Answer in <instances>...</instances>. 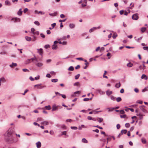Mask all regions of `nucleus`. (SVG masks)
<instances>
[{
	"label": "nucleus",
	"instance_id": "obj_1",
	"mask_svg": "<svg viewBox=\"0 0 148 148\" xmlns=\"http://www.w3.org/2000/svg\"><path fill=\"white\" fill-rule=\"evenodd\" d=\"M13 129L11 127L7 131L5 134V139L7 142L12 143L13 140L12 134L13 133Z\"/></svg>",
	"mask_w": 148,
	"mask_h": 148
},
{
	"label": "nucleus",
	"instance_id": "obj_2",
	"mask_svg": "<svg viewBox=\"0 0 148 148\" xmlns=\"http://www.w3.org/2000/svg\"><path fill=\"white\" fill-rule=\"evenodd\" d=\"M34 87H37L38 89H41L46 87V86H42V84H38L34 85Z\"/></svg>",
	"mask_w": 148,
	"mask_h": 148
},
{
	"label": "nucleus",
	"instance_id": "obj_3",
	"mask_svg": "<svg viewBox=\"0 0 148 148\" xmlns=\"http://www.w3.org/2000/svg\"><path fill=\"white\" fill-rule=\"evenodd\" d=\"M138 14L136 13L133 14L132 16V18L134 20H137L138 18Z\"/></svg>",
	"mask_w": 148,
	"mask_h": 148
},
{
	"label": "nucleus",
	"instance_id": "obj_4",
	"mask_svg": "<svg viewBox=\"0 0 148 148\" xmlns=\"http://www.w3.org/2000/svg\"><path fill=\"white\" fill-rule=\"evenodd\" d=\"M35 64L38 67H40L43 66V64L42 63L40 62H35Z\"/></svg>",
	"mask_w": 148,
	"mask_h": 148
},
{
	"label": "nucleus",
	"instance_id": "obj_5",
	"mask_svg": "<svg viewBox=\"0 0 148 148\" xmlns=\"http://www.w3.org/2000/svg\"><path fill=\"white\" fill-rule=\"evenodd\" d=\"M11 20L13 21L14 23L19 22L20 21V19L19 18L17 17L12 18Z\"/></svg>",
	"mask_w": 148,
	"mask_h": 148
},
{
	"label": "nucleus",
	"instance_id": "obj_6",
	"mask_svg": "<svg viewBox=\"0 0 148 148\" xmlns=\"http://www.w3.org/2000/svg\"><path fill=\"white\" fill-rule=\"evenodd\" d=\"M58 106H56L55 104L53 105L52 111L56 110H58Z\"/></svg>",
	"mask_w": 148,
	"mask_h": 148
},
{
	"label": "nucleus",
	"instance_id": "obj_7",
	"mask_svg": "<svg viewBox=\"0 0 148 148\" xmlns=\"http://www.w3.org/2000/svg\"><path fill=\"white\" fill-rule=\"evenodd\" d=\"M100 28V26H99L97 27H93L91 29H90L89 30V32L90 33H91L93 32L94 30H95L97 29H99Z\"/></svg>",
	"mask_w": 148,
	"mask_h": 148
},
{
	"label": "nucleus",
	"instance_id": "obj_8",
	"mask_svg": "<svg viewBox=\"0 0 148 148\" xmlns=\"http://www.w3.org/2000/svg\"><path fill=\"white\" fill-rule=\"evenodd\" d=\"M145 106H140L139 108L143 112H147V110L145 108Z\"/></svg>",
	"mask_w": 148,
	"mask_h": 148
},
{
	"label": "nucleus",
	"instance_id": "obj_9",
	"mask_svg": "<svg viewBox=\"0 0 148 148\" xmlns=\"http://www.w3.org/2000/svg\"><path fill=\"white\" fill-rule=\"evenodd\" d=\"M37 50H38V53L40 55L42 56L43 52L42 49L41 48H40L39 49H37Z\"/></svg>",
	"mask_w": 148,
	"mask_h": 148
},
{
	"label": "nucleus",
	"instance_id": "obj_10",
	"mask_svg": "<svg viewBox=\"0 0 148 148\" xmlns=\"http://www.w3.org/2000/svg\"><path fill=\"white\" fill-rule=\"evenodd\" d=\"M96 91L97 92H98L101 95H102L105 94V92L102 91L100 89H97L96 90Z\"/></svg>",
	"mask_w": 148,
	"mask_h": 148
},
{
	"label": "nucleus",
	"instance_id": "obj_11",
	"mask_svg": "<svg viewBox=\"0 0 148 148\" xmlns=\"http://www.w3.org/2000/svg\"><path fill=\"white\" fill-rule=\"evenodd\" d=\"M36 144L37 148H40L41 147V144L40 142H38Z\"/></svg>",
	"mask_w": 148,
	"mask_h": 148
},
{
	"label": "nucleus",
	"instance_id": "obj_12",
	"mask_svg": "<svg viewBox=\"0 0 148 148\" xmlns=\"http://www.w3.org/2000/svg\"><path fill=\"white\" fill-rule=\"evenodd\" d=\"M87 119L89 120H92L93 121H95L96 120V119L95 118H92L90 116H88L87 117Z\"/></svg>",
	"mask_w": 148,
	"mask_h": 148
},
{
	"label": "nucleus",
	"instance_id": "obj_13",
	"mask_svg": "<svg viewBox=\"0 0 148 148\" xmlns=\"http://www.w3.org/2000/svg\"><path fill=\"white\" fill-rule=\"evenodd\" d=\"M141 78L142 79H144L145 80H147L148 77L145 75L143 74L141 77Z\"/></svg>",
	"mask_w": 148,
	"mask_h": 148
},
{
	"label": "nucleus",
	"instance_id": "obj_14",
	"mask_svg": "<svg viewBox=\"0 0 148 148\" xmlns=\"http://www.w3.org/2000/svg\"><path fill=\"white\" fill-rule=\"evenodd\" d=\"M17 65V64L16 63H14L12 62V64L10 65V66L11 67L13 68L14 67L16 66Z\"/></svg>",
	"mask_w": 148,
	"mask_h": 148
},
{
	"label": "nucleus",
	"instance_id": "obj_15",
	"mask_svg": "<svg viewBox=\"0 0 148 148\" xmlns=\"http://www.w3.org/2000/svg\"><path fill=\"white\" fill-rule=\"evenodd\" d=\"M106 92L108 95L109 96L112 93V91H110L109 90H108L106 91Z\"/></svg>",
	"mask_w": 148,
	"mask_h": 148
},
{
	"label": "nucleus",
	"instance_id": "obj_16",
	"mask_svg": "<svg viewBox=\"0 0 148 148\" xmlns=\"http://www.w3.org/2000/svg\"><path fill=\"white\" fill-rule=\"evenodd\" d=\"M52 48L53 50L56 49L58 48L57 46L55 44H53L52 46Z\"/></svg>",
	"mask_w": 148,
	"mask_h": 148
},
{
	"label": "nucleus",
	"instance_id": "obj_17",
	"mask_svg": "<svg viewBox=\"0 0 148 148\" xmlns=\"http://www.w3.org/2000/svg\"><path fill=\"white\" fill-rule=\"evenodd\" d=\"M96 120H97L99 123H101L103 121V119L102 118H98Z\"/></svg>",
	"mask_w": 148,
	"mask_h": 148
},
{
	"label": "nucleus",
	"instance_id": "obj_18",
	"mask_svg": "<svg viewBox=\"0 0 148 148\" xmlns=\"http://www.w3.org/2000/svg\"><path fill=\"white\" fill-rule=\"evenodd\" d=\"M127 132V130H123L121 131V132L122 134H125Z\"/></svg>",
	"mask_w": 148,
	"mask_h": 148
},
{
	"label": "nucleus",
	"instance_id": "obj_19",
	"mask_svg": "<svg viewBox=\"0 0 148 148\" xmlns=\"http://www.w3.org/2000/svg\"><path fill=\"white\" fill-rule=\"evenodd\" d=\"M69 26L70 28L71 29L74 28L75 27V25L73 24L70 23L69 25Z\"/></svg>",
	"mask_w": 148,
	"mask_h": 148
},
{
	"label": "nucleus",
	"instance_id": "obj_20",
	"mask_svg": "<svg viewBox=\"0 0 148 148\" xmlns=\"http://www.w3.org/2000/svg\"><path fill=\"white\" fill-rule=\"evenodd\" d=\"M147 28L145 27H142L141 28V31L142 33H143L145 32V31L146 30Z\"/></svg>",
	"mask_w": 148,
	"mask_h": 148
},
{
	"label": "nucleus",
	"instance_id": "obj_21",
	"mask_svg": "<svg viewBox=\"0 0 148 148\" xmlns=\"http://www.w3.org/2000/svg\"><path fill=\"white\" fill-rule=\"evenodd\" d=\"M25 38L26 40L28 41H30L31 40L32 38L30 37H29L28 36H25Z\"/></svg>",
	"mask_w": 148,
	"mask_h": 148
},
{
	"label": "nucleus",
	"instance_id": "obj_22",
	"mask_svg": "<svg viewBox=\"0 0 148 148\" xmlns=\"http://www.w3.org/2000/svg\"><path fill=\"white\" fill-rule=\"evenodd\" d=\"M30 60H31L32 62L34 60H35L36 61V62H38V60L35 56H34V57L33 58L30 59Z\"/></svg>",
	"mask_w": 148,
	"mask_h": 148
},
{
	"label": "nucleus",
	"instance_id": "obj_23",
	"mask_svg": "<svg viewBox=\"0 0 148 148\" xmlns=\"http://www.w3.org/2000/svg\"><path fill=\"white\" fill-rule=\"evenodd\" d=\"M127 65L128 67H131L133 66V64L130 62L127 63Z\"/></svg>",
	"mask_w": 148,
	"mask_h": 148
},
{
	"label": "nucleus",
	"instance_id": "obj_24",
	"mask_svg": "<svg viewBox=\"0 0 148 148\" xmlns=\"http://www.w3.org/2000/svg\"><path fill=\"white\" fill-rule=\"evenodd\" d=\"M21 8L17 12L18 14L19 15H21L22 14V11H21Z\"/></svg>",
	"mask_w": 148,
	"mask_h": 148
},
{
	"label": "nucleus",
	"instance_id": "obj_25",
	"mask_svg": "<svg viewBox=\"0 0 148 148\" xmlns=\"http://www.w3.org/2000/svg\"><path fill=\"white\" fill-rule=\"evenodd\" d=\"M41 124H43L44 125H47L49 124V123L47 121H46L41 123Z\"/></svg>",
	"mask_w": 148,
	"mask_h": 148
},
{
	"label": "nucleus",
	"instance_id": "obj_26",
	"mask_svg": "<svg viewBox=\"0 0 148 148\" xmlns=\"http://www.w3.org/2000/svg\"><path fill=\"white\" fill-rule=\"evenodd\" d=\"M5 4L6 5H10V3L9 1L8 0H6L5 1Z\"/></svg>",
	"mask_w": 148,
	"mask_h": 148
},
{
	"label": "nucleus",
	"instance_id": "obj_27",
	"mask_svg": "<svg viewBox=\"0 0 148 148\" xmlns=\"http://www.w3.org/2000/svg\"><path fill=\"white\" fill-rule=\"evenodd\" d=\"M121 84L120 83H116L115 85V87L116 88H119L121 86Z\"/></svg>",
	"mask_w": 148,
	"mask_h": 148
},
{
	"label": "nucleus",
	"instance_id": "obj_28",
	"mask_svg": "<svg viewBox=\"0 0 148 148\" xmlns=\"http://www.w3.org/2000/svg\"><path fill=\"white\" fill-rule=\"evenodd\" d=\"M74 69V67L73 66H70L68 69V70L69 71H73Z\"/></svg>",
	"mask_w": 148,
	"mask_h": 148
},
{
	"label": "nucleus",
	"instance_id": "obj_29",
	"mask_svg": "<svg viewBox=\"0 0 148 148\" xmlns=\"http://www.w3.org/2000/svg\"><path fill=\"white\" fill-rule=\"evenodd\" d=\"M121 98L120 97H118L116 99V101L117 102H119L120 101H121Z\"/></svg>",
	"mask_w": 148,
	"mask_h": 148
},
{
	"label": "nucleus",
	"instance_id": "obj_30",
	"mask_svg": "<svg viewBox=\"0 0 148 148\" xmlns=\"http://www.w3.org/2000/svg\"><path fill=\"white\" fill-rule=\"evenodd\" d=\"M82 141L84 143H88L87 140L85 138H83L82 139Z\"/></svg>",
	"mask_w": 148,
	"mask_h": 148
},
{
	"label": "nucleus",
	"instance_id": "obj_31",
	"mask_svg": "<svg viewBox=\"0 0 148 148\" xmlns=\"http://www.w3.org/2000/svg\"><path fill=\"white\" fill-rule=\"evenodd\" d=\"M45 108L46 109H47L48 110H49L51 109V108L50 106V105H48V106H46L45 107Z\"/></svg>",
	"mask_w": 148,
	"mask_h": 148
},
{
	"label": "nucleus",
	"instance_id": "obj_32",
	"mask_svg": "<svg viewBox=\"0 0 148 148\" xmlns=\"http://www.w3.org/2000/svg\"><path fill=\"white\" fill-rule=\"evenodd\" d=\"M141 141L142 143L143 144H145L147 143V141L144 138H142L141 139Z\"/></svg>",
	"mask_w": 148,
	"mask_h": 148
},
{
	"label": "nucleus",
	"instance_id": "obj_33",
	"mask_svg": "<svg viewBox=\"0 0 148 148\" xmlns=\"http://www.w3.org/2000/svg\"><path fill=\"white\" fill-rule=\"evenodd\" d=\"M58 79H52L51 81L53 82H56L58 81Z\"/></svg>",
	"mask_w": 148,
	"mask_h": 148
},
{
	"label": "nucleus",
	"instance_id": "obj_34",
	"mask_svg": "<svg viewBox=\"0 0 148 148\" xmlns=\"http://www.w3.org/2000/svg\"><path fill=\"white\" fill-rule=\"evenodd\" d=\"M34 23L35 24L37 25L38 26H39L40 24L39 22L38 21H34Z\"/></svg>",
	"mask_w": 148,
	"mask_h": 148
},
{
	"label": "nucleus",
	"instance_id": "obj_35",
	"mask_svg": "<svg viewBox=\"0 0 148 148\" xmlns=\"http://www.w3.org/2000/svg\"><path fill=\"white\" fill-rule=\"evenodd\" d=\"M130 126V124L128 123H126L125 124V127L127 128H128Z\"/></svg>",
	"mask_w": 148,
	"mask_h": 148
},
{
	"label": "nucleus",
	"instance_id": "obj_36",
	"mask_svg": "<svg viewBox=\"0 0 148 148\" xmlns=\"http://www.w3.org/2000/svg\"><path fill=\"white\" fill-rule=\"evenodd\" d=\"M71 128L72 130H76L77 129V127L75 126H71Z\"/></svg>",
	"mask_w": 148,
	"mask_h": 148
},
{
	"label": "nucleus",
	"instance_id": "obj_37",
	"mask_svg": "<svg viewBox=\"0 0 148 148\" xmlns=\"http://www.w3.org/2000/svg\"><path fill=\"white\" fill-rule=\"evenodd\" d=\"M80 76V75L79 74H78L76 75L75 76V78L76 79H78L79 77Z\"/></svg>",
	"mask_w": 148,
	"mask_h": 148
},
{
	"label": "nucleus",
	"instance_id": "obj_38",
	"mask_svg": "<svg viewBox=\"0 0 148 148\" xmlns=\"http://www.w3.org/2000/svg\"><path fill=\"white\" fill-rule=\"evenodd\" d=\"M142 37H141L138 38V39L136 40V41L138 42H140V40H142Z\"/></svg>",
	"mask_w": 148,
	"mask_h": 148
},
{
	"label": "nucleus",
	"instance_id": "obj_39",
	"mask_svg": "<svg viewBox=\"0 0 148 148\" xmlns=\"http://www.w3.org/2000/svg\"><path fill=\"white\" fill-rule=\"evenodd\" d=\"M107 109L108 110L109 112H111V111H112L114 109L113 108H107Z\"/></svg>",
	"mask_w": 148,
	"mask_h": 148
},
{
	"label": "nucleus",
	"instance_id": "obj_40",
	"mask_svg": "<svg viewBox=\"0 0 148 148\" xmlns=\"http://www.w3.org/2000/svg\"><path fill=\"white\" fill-rule=\"evenodd\" d=\"M39 32L38 31H36V32H34L33 33L34 35H35V34H36L37 35H38L39 34Z\"/></svg>",
	"mask_w": 148,
	"mask_h": 148
},
{
	"label": "nucleus",
	"instance_id": "obj_41",
	"mask_svg": "<svg viewBox=\"0 0 148 148\" xmlns=\"http://www.w3.org/2000/svg\"><path fill=\"white\" fill-rule=\"evenodd\" d=\"M41 37L43 38H45V35L42 33L40 34Z\"/></svg>",
	"mask_w": 148,
	"mask_h": 148
},
{
	"label": "nucleus",
	"instance_id": "obj_42",
	"mask_svg": "<svg viewBox=\"0 0 148 148\" xmlns=\"http://www.w3.org/2000/svg\"><path fill=\"white\" fill-rule=\"evenodd\" d=\"M50 47V46L49 45H46L45 46V49H47L48 48H49Z\"/></svg>",
	"mask_w": 148,
	"mask_h": 148
},
{
	"label": "nucleus",
	"instance_id": "obj_43",
	"mask_svg": "<svg viewBox=\"0 0 148 148\" xmlns=\"http://www.w3.org/2000/svg\"><path fill=\"white\" fill-rule=\"evenodd\" d=\"M130 10H129L128 11V12H127L126 11H125V12H124V15H126V16H127V14H128V13H130Z\"/></svg>",
	"mask_w": 148,
	"mask_h": 148
},
{
	"label": "nucleus",
	"instance_id": "obj_44",
	"mask_svg": "<svg viewBox=\"0 0 148 148\" xmlns=\"http://www.w3.org/2000/svg\"><path fill=\"white\" fill-rule=\"evenodd\" d=\"M101 134H104L105 136H108V135H106L105 134V133L103 131H101Z\"/></svg>",
	"mask_w": 148,
	"mask_h": 148
},
{
	"label": "nucleus",
	"instance_id": "obj_45",
	"mask_svg": "<svg viewBox=\"0 0 148 148\" xmlns=\"http://www.w3.org/2000/svg\"><path fill=\"white\" fill-rule=\"evenodd\" d=\"M60 95L64 99H65L66 98V97L65 95L60 94Z\"/></svg>",
	"mask_w": 148,
	"mask_h": 148
},
{
	"label": "nucleus",
	"instance_id": "obj_46",
	"mask_svg": "<svg viewBox=\"0 0 148 148\" xmlns=\"http://www.w3.org/2000/svg\"><path fill=\"white\" fill-rule=\"evenodd\" d=\"M117 36V34H114L112 36V38L114 39Z\"/></svg>",
	"mask_w": 148,
	"mask_h": 148
},
{
	"label": "nucleus",
	"instance_id": "obj_47",
	"mask_svg": "<svg viewBox=\"0 0 148 148\" xmlns=\"http://www.w3.org/2000/svg\"><path fill=\"white\" fill-rule=\"evenodd\" d=\"M66 19H63V20H59V22H61V23H62V22H65L66 21Z\"/></svg>",
	"mask_w": 148,
	"mask_h": 148
},
{
	"label": "nucleus",
	"instance_id": "obj_48",
	"mask_svg": "<svg viewBox=\"0 0 148 148\" xmlns=\"http://www.w3.org/2000/svg\"><path fill=\"white\" fill-rule=\"evenodd\" d=\"M94 127H97V128H99V129H101V130L103 129V128L102 127H100V126H99L98 125H97L96 126H94Z\"/></svg>",
	"mask_w": 148,
	"mask_h": 148
},
{
	"label": "nucleus",
	"instance_id": "obj_49",
	"mask_svg": "<svg viewBox=\"0 0 148 148\" xmlns=\"http://www.w3.org/2000/svg\"><path fill=\"white\" fill-rule=\"evenodd\" d=\"M49 15L50 16H53V15L54 16H56L57 15V13H51V14H49Z\"/></svg>",
	"mask_w": 148,
	"mask_h": 148
},
{
	"label": "nucleus",
	"instance_id": "obj_50",
	"mask_svg": "<svg viewBox=\"0 0 148 148\" xmlns=\"http://www.w3.org/2000/svg\"><path fill=\"white\" fill-rule=\"evenodd\" d=\"M121 127V126L119 124H118L116 125V127L118 129H119Z\"/></svg>",
	"mask_w": 148,
	"mask_h": 148
},
{
	"label": "nucleus",
	"instance_id": "obj_51",
	"mask_svg": "<svg viewBox=\"0 0 148 148\" xmlns=\"http://www.w3.org/2000/svg\"><path fill=\"white\" fill-rule=\"evenodd\" d=\"M115 97L113 96H112L111 97V99L112 100L114 101L115 100Z\"/></svg>",
	"mask_w": 148,
	"mask_h": 148
},
{
	"label": "nucleus",
	"instance_id": "obj_52",
	"mask_svg": "<svg viewBox=\"0 0 148 148\" xmlns=\"http://www.w3.org/2000/svg\"><path fill=\"white\" fill-rule=\"evenodd\" d=\"M89 100H90L89 98H84L83 99V100L84 101H88Z\"/></svg>",
	"mask_w": 148,
	"mask_h": 148
},
{
	"label": "nucleus",
	"instance_id": "obj_53",
	"mask_svg": "<svg viewBox=\"0 0 148 148\" xmlns=\"http://www.w3.org/2000/svg\"><path fill=\"white\" fill-rule=\"evenodd\" d=\"M143 49L144 50H147L148 49V47H144Z\"/></svg>",
	"mask_w": 148,
	"mask_h": 148
},
{
	"label": "nucleus",
	"instance_id": "obj_54",
	"mask_svg": "<svg viewBox=\"0 0 148 148\" xmlns=\"http://www.w3.org/2000/svg\"><path fill=\"white\" fill-rule=\"evenodd\" d=\"M120 113L121 114H123L125 113V112L123 110H122L120 111Z\"/></svg>",
	"mask_w": 148,
	"mask_h": 148
},
{
	"label": "nucleus",
	"instance_id": "obj_55",
	"mask_svg": "<svg viewBox=\"0 0 148 148\" xmlns=\"http://www.w3.org/2000/svg\"><path fill=\"white\" fill-rule=\"evenodd\" d=\"M79 84V82H76L74 84V85L75 86H78Z\"/></svg>",
	"mask_w": 148,
	"mask_h": 148
},
{
	"label": "nucleus",
	"instance_id": "obj_56",
	"mask_svg": "<svg viewBox=\"0 0 148 148\" xmlns=\"http://www.w3.org/2000/svg\"><path fill=\"white\" fill-rule=\"evenodd\" d=\"M126 116V115L125 114L121 115V118H125Z\"/></svg>",
	"mask_w": 148,
	"mask_h": 148
},
{
	"label": "nucleus",
	"instance_id": "obj_57",
	"mask_svg": "<svg viewBox=\"0 0 148 148\" xmlns=\"http://www.w3.org/2000/svg\"><path fill=\"white\" fill-rule=\"evenodd\" d=\"M33 124L35 125H38V127L40 126V125L36 122H34Z\"/></svg>",
	"mask_w": 148,
	"mask_h": 148
},
{
	"label": "nucleus",
	"instance_id": "obj_58",
	"mask_svg": "<svg viewBox=\"0 0 148 148\" xmlns=\"http://www.w3.org/2000/svg\"><path fill=\"white\" fill-rule=\"evenodd\" d=\"M56 23H53L51 24V25L52 27V28H54L55 26H56Z\"/></svg>",
	"mask_w": 148,
	"mask_h": 148
},
{
	"label": "nucleus",
	"instance_id": "obj_59",
	"mask_svg": "<svg viewBox=\"0 0 148 148\" xmlns=\"http://www.w3.org/2000/svg\"><path fill=\"white\" fill-rule=\"evenodd\" d=\"M124 11L123 10H121L119 12L120 14L121 15H122L124 13Z\"/></svg>",
	"mask_w": 148,
	"mask_h": 148
},
{
	"label": "nucleus",
	"instance_id": "obj_60",
	"mask_svg": "<svg viewBox=\"0 0 148 148\" xmlns=\"http://www.w3.org/2000/svg\"><path fill=\"white\" fill-rule=\"evenodd\" d=\"M66 131H64L62 132V135H66Z\"/></svg>",
	"mask_w": 148,
	"mask_h": 148
},
{
	"label": "nucleus",
	"instance_id": "obj_61",
	"mask_svg": "<svg viewBox=\"0 0 148 148\" xmlns=\"http://www.w3.org/2000/svg\"><path fill=\"white\" fill-rule=\"evenodd\" d=\"M46 77L48 78H50L51 77V76L50 74L48 73L46 75Z\"/></svg>",
	"mask_w": 148,
	"mask_h": 148
},
{
	"label": "nucleus",
	"instance_id": "obj_62",
	"mask_svg": "<svg viewBox=\"0 0 148 148\" xmlns=\"http://www.w3.org/2000/svg\"><path fill=\"white\" fill-rule=\"evenodd\" d=\"M28 91V90L27 89H26L25 90L24 92L22 94L23 95H25L26 93Z\"/></svg>",
	"mask_w": 148,
	"mask_h": 148
},
{
	"label": "nucleus",
	"instance_id": "obj_63",
	"mask_svg": "<svg viewBox=\"0 0 148 148\" xmlns=\"http://www.w3.org/2000/svg\"><path fill=\"white\" fill-rule=\"evenodd\" d=\"M60 17L62 18H64L65 17V15L63 14H61L60 15Z\"/></svg>",
	"mask_w": 148,
	"mask_h": 148
},
{
	"label": "nucleus",
	"instance_id": "obj_64",
	"mask_svg": "<svg viewBox=\"0 0 148 148\" xmlns=\"http://www.w3.org/2000/svg\"><path fill=\"white\" fill-rule=\"evenodd\" d=\"M35 31V29L34 28H32L31 29V31L33 33V34L34 32V31Z\"/></svg>",
	"mask_w": 148,
	"mask_h": 148
}]
</instances>
